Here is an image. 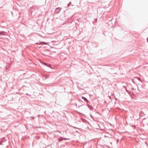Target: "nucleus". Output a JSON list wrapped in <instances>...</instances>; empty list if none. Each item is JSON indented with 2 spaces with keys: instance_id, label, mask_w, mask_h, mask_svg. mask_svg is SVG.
Wrapping results in <instances>:
<instances>
[{
  "instance_id": "f257e3e1",
  "label": "nucleus",
  "mask_w": 148,
  "mask_h": 148,
  "mask_svg": "<svg viewBox=\"0 0 148 148\" xmlns=\"http://www.w3.org/2000/svg\"><path fill=\"white\" fill-rule=\"evenodd\" d=\"M62 9V8H60V7L56 8L55 11V13L57 14L58 13L60 12Z\"/></svg>"
},
{
  "instance_id": "f03ea898",
  "label": "nucleus",
  "mask_w": 148,
  "mask_h": 148,
  "mask_svg": "<svg viewBox=\"0 0 148 148\" xmlns=\"http://www.w3.org/2000/svg\"><path fill=\"white\" fill-rule=\"evenodd\" d=\"M83 99L85 102H86L87 103H88L90 102L87 100V99L85 97L82 96L81 97Z\"/></svg>"
},
{
  "instance_id": "7ed1b4c3",
  "label": "nucleus",
  "mask_w": 148,
  "mask_h": 148,
  "mask_svg": "<svg viewBox=\"0 0 148 148\" xmlns=\"http://www.w3.org/2000/svg\"><path fill=\"white\" fill-rule=\"evenodd\" d=\"M87 106L90 110H92L93 109V108L92 106L88 105H87Z\"/></svg>"
},
{
  "instance_id": "20e7f679",
  "label": "nucleus",
  "mask_w": 148,
  "mask_h": 148,
  "mask_svg": "<svg viewBox=\"0 0 148 148\" xmlns=\"http://www.w3.org/2000/svg\"><path fill=\"white\" fill-rule=\"evenodd\" d=\"M49 75H44V77H45V79H47L48 78H49Z\"/></svg>"
},
{
  "instance_id": "39448f33",
  "label": "nucleus",
  "mask_w": 148,
  "mask_h": 148,
  "mask_svg": "<svg viewBox=\"0 0 148 148\" xmlns=\"http://www.w3.org/2000/svg\"><path fill=\"white\" fill-rule=\"evenodd\" d=\"M4 32L3 31L0 32V35H4L5 34L3 33Z\"/></svg>"
},
{
  "instance_id": "423d86ee",
  "label": "nucleus",
  "mask_w": 148,
  "mask_h": 148,
  "mask_svg": "<svg viewBox=\"0 0 148 148\" xmlns=\"http://www.w3.org/2000/svg\"><path fill=\"white\" fill-rule=\"evenodd\" d=\"M42 63L43 64H44L45 65L47 66H48L47 64L46 63H45V62H42ZM50 66V65H49V66Z\"/></svg>"
},
{
  "instance_id": "0eeeda50",
  "label": "nucleus",
  "mask_w": 148,
  "mask_h": 148,
  "mask_svg": "<svg viewBox=\"0 0 148 148\" xmlns=\"http://www.w3.org/2000/svg\"><path fill=\"white\" fill-rule=\"evenodd\" d=\"M71 2H69V4H68V7H69V6L70 5V4H71Z\"/></svg>"
},
{
  "instance_id": "6e6552de",
  "label": "nucleus",
  "mask_w": 148,
  "mask_h": 148,
  "mask_svg": "<svg viewBox=\"0 0 148 148\" xmlns=\"http://www.w3.org/2000/svg\"><path fill=\"white\" fill-rule=\"evenodd\" d=\"M64 139V140H69L70 139V138H63Z\"/></svg>"
},
{
  "instance_id": "1a4fd4ad",
  "label": "nucleus",
  "mask_w": 148,
  "mask_h": 148,
  "mask_svg": "<svg viewBox=\"0 0 148 148\" xmlns=\"http://www.w3.org/2000/svg\"><path fill=\"white\" fill-rule=\"evenodd\" d=\"M138 80H139L140 81H141L142 82V80H141V79L140 78H139L138 79Z\"/></svg>"
},
{
  "instance_id": "9d476101",
  "label": "nucleus",
  "mask_w": 148,
  "mask_h": 148,
  "mask_svg": "<svg viewBox=\"0 0 148 148\" xmlns=\"http://www.w3.org/2000/svg\"><path fill=\"white\" fill-rule=\"evenodd\" d=\"M32 119H34L35 118V117H32Z\"/></svg>"
},
{
  "instance_id": "9b49d317",
  "label": "nucleus",
  "mask_w": 148,
  "mask_h": 148,
  "mask_svg": "<svg viewBox=\"0 0 148 148\" xmlns=\"http://www.w3.org/2000/svg\"><path fill=\"white\" fill-rule=\"evenodd\" d=\"M147 42H148V37L147 38Z\"/></svg>"
},
{
  "instance_id": "f8f14e48",
  "label": "nucleus",
  "mask_w": 148,
  "mask_h": 148,
  "mask_svg": "<svg viewBox=\"0 0 148 148\" xmlns=\"http://www.w3.org/2000/svg\"><path fill=\"white\" fill-rule=\"evenodd\" d=\"M126 90L127 91V92H128V91L126 89Z\"/></svg>"
},
{
  "instance_id": "ddd939ff",
  "label": "nucleus",
  "mask_w": 148,
  "mask_h": 148,
  "mask_svg": "<svg viewBox=\"0 0 148 148\" xmlns=\"http://www.w3.org/2000/svg\"><path fill=\"white\" fill-rule=\"evenodd\" d=\"M112 20V18H111V19L109 20L110 21H111Z\"/></svg>"
},
{
  "instance_id": "4468645a",
  "label": "nucleus",
  "mask_w": 148,
  "mask_h": 148,
  "mask_svg": "<svg viewBox=\"0 0 148 148\" xmlns=\"http://www.w3.org/2000/svg\"><path fill=\"white\" fill-rule=\"evenodd\" d=\"M40 116V115H38V117H39Z\"/></svg>"
}]
</instances>
